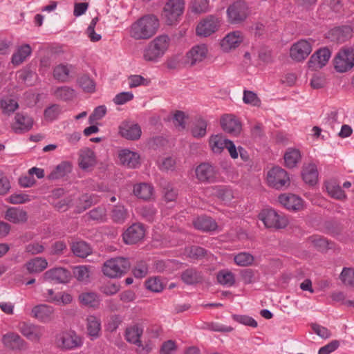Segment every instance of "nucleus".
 Listing matches in <instances>:
<instances>
[{"instance_id": "obj_1", "label": "nucleus", "mask_w": 354, "mask_h": 354, "mask_svg": "<svg viewBox=\"0 0 354 354\" xmlns=\"http://www.w3.org/2000/svg\"><path fill=\"white\" fill-rule=\"evenodd\" d=\"M159 26V20L156 16L146 15L131 24L129 33L136 40L148 39L156 35Z\"/></svg>"}, {"instance_id": "obj_2", "label": "nucleus", "mask_w": 354, "mask_h": 354, "mask_svg": "<svg viewBox=\"0 0 354 354\" xmlns=\"http://www.w3.org/2000/svg\"><path fill=\"white\" fill-rule=\"evenodd\" d=\"M170 39L167 35H158L151 41L143 50V59L147 62H158L169 48Z\"/></svg>"}, {"instance_id": "obj_3", "label": "nucleus", "mask_w": 354, "mask_h": 354, "mask_svg": "<svg viewBox=\"0 0 354 354\" xmlns=\"http://www.w3.org/2000/svg\"><path fill=\"white\" fill-rule=\"evenodd\" d=\"M129 258L118 257L106 260L102 267L103 274L111 279L120 278L129 270Z\"/></svg>"}, {"instance_id": "obj_4", "label": "nucleus", "mask_w": 354, "mask_h": 354, "mask_svg": "<svg viewBox=\"0 0 354 354\" xmlns=\"http://www.w3.org/2000/svg\"><path fill=\"white\" fill-rule=\"evenodd\" d=\"M185 8L184 0H169L165 5L162 17L168 26L175 25L180 20Z\"/></svg>"}, {"instance_id": "obj_5", "label": "nucleus", "mask_w": 354, "mask_h": 354, "mask_svg": "<svg viewBox=\"0 0 354 354\" xmlns=\"http://www.w3.org/2000/svg\"><path fill=\"white\" fill-rule=\"evenodd\" d=\"M57 346L64 351L79 348L84 344L83 338L75 330H64L56 335Z\"/></svg>"}, {"instance_id": "obj_6", "label": "nucleus", "mask_w": 354, "mask_h": 354, "mask_svg": "<svg viewBox=\"0 0 354 354\" xmlns=\"http://www.w3.org/2000/svg\"><path fill=\"white\" fill-rule=\"evenodd\" d=\"M266 228L283 229L288 225V220L284 216L279 215L272 208L263 209L258 214Z\"/></svg>"}, {"instance_id": "obj_7", "label": "nucleus", "mask_w": 354, "mask_h": 354, "mask_svg": "<svg viewBox=\"0 0 354 354\" xmlns=\"http://www.w3.org/2000/svg\"><path fill=\"white\" fill-rule=\"evenodd\" d=\"M335 71L338 73H345L354 66V48L344 47L341 48L333 59Z\"/></svg>"}, {"instance_id": "obj_8", "label": "nucleus", "mask_w": 354, "mask_h": 354, "mask_svg": "<svg viewBox=\"0 0 354 354\" xmlns=\"http://www.w3.org/2000/svg\"><path fill=\"white\" fill-rule=\"evenodd\" d=\"M267 180L269 186L276 189H281L290 184L288 172L279 166L273 167L268 172Z\"/></svg>"}, {"instance_id": "obj_9", "label": "nucleus", "mask_w": 354, "mask_h": 354, "mask_svg": "<svg viewBox=\"0 0 354 354\" xmlns=\"http://www.w3.org/2000/svg\"><path fill=\"white\" fill-rule=\"evenodd\" d=\"M248 15V7L243 1H237L227 9L228 21L232 24H238L244 21Z\"/></svg>"}, {"instance_id": "obj_10", "label": "nucleus", "mask_w": 354, "mask_h": 354, "mask_svg": "<svg viewBox=\"0 0 354 354\" xmlns=\"http://www.w3.org/2000/svg\"><path fill=\"white\" fill-rule=\"evenodd\" d=\"M196 177L201 183H214L218 180V171L207 162L200 163L195 169Z\"/></svg>"}, {"instance_id": "obj_11", "label": "nucleus", "mask_w": 354, "mask_h": 354, "mask_svg": "<svg viewBox=\"0 0 354 354\" xmlns=\"http://www.w3.org/2000/svg\"><path fill=\"white\" fill-rule=\"evenodd\" d=\"M219 19L214 15H207L201 19L196 28V35L207 37L216 32L220 27Z\"/></svg>"}, {"instance_id": "obj_12", "label": "nucleus", "mask_w": 354, "mask_h": 354, "mask_svg": "<svg viewBox=\"0 0 354 354\" xmlns=\"http://www.w3.org/2000/svg\"><path fill=\"white\" fill-rule=\"evenodd\" d=\"M332 52L328 47L317 49L310 57L307 64L312 71L321 69L326 65L331 57Z\"/></svg>"}, {"instance_id": "obj_13", "label": "nucleus", "mask_w": 354, "mask_h": 354, "mask_svg": "<svg viewBox=\"0 0 354 354\" xmlns=\"http://www.w3.org/2000/svg\"><path fill=\"white\" fill-rule=\"evenodd\" d=\"M145 235V229L144 224L135 223L122 233V236L125 244L133 245L142 240Z\"/></svg>"}, {"instance_id": "obj_14", "label": "nucleus", "mask_w": 354, "mask_h": 354, "mask_svg": "<svg viewBox=\"0 0 354 354\" xmlns=\"http://www.w3.org/2000/svg\"><path fill=\"white\" fill-rule=\"evenodd\" d=\"M311 51V44L306 39H300L290 47V56L294 61L301 62L308 57Z\"/></svg>"}, {"instance_id": "obj_15", "label": "nucleus", "mask_w": 354, "mask_h": 354, "mask_svg": "<svg viewBox=\"0 0 354 354\" xmlns=\"http://www.w3.org/2000/svg\"><path fill=\"white\" fill-rule=\"evenodd\" d=\"M43 277L45 281L62 284L68 283L72 278L71 272L62 267L51 268L45 272Z\"/></svg>"}, {"instance_id": "obj_16", "label": "nucleus", "mask_w": 354, "mask_h": 354, "mask_svg": "<svg viewBox=\"0 0 354 354\" xmlns=\"http://www.w3.org/2000/svg\"><path fill=\"white\" fill-rule=\"evenodd\" d=\"M142 333V326L139 324H134L126 328L124 333L125 339L129 343L133 344L139 348L141 347L143 351L148 353L150 352L151 348L148 344H146L145 346H143L140 340Z\"/></svg>"}, {"instance_id": "obj_17", "label": "nucleus", "mask_w": 354, "mask_h": 354, "mask_svg": "<svg viewBox=\"0 0 354 354\" xmlns=\"http://www.w3.org/2000/svg\"><path fill=\"white\" fill-rule=\"evenodd\" d=\"M33 124L34 120L31 116L24 112H18L15 114L12 129L17 134H22L30 131Z\"/></svg>"}, {"instance_id": "obj_18", "label": "nucleus", "mask_w": 354, "mask_h": 354, "mask_svg": "<svg viewBox=\"0 0 354 354\" xmlns=\"http://www.w3.org/2000/svg\"><path fill=\"white\" fill-rule=\"evenodd\" d=\"M220 124L225 132L234 136H238L242 130L241 122L232 114L222 115L220 120Z\"/></svg>"}, {"instance_id": "obj_19", "label": "nucleus", "mask_w": 354, "mask_h": 354, "mask_svg": "<svg viewBox=\"0 0 354 354\" xmlns=\"http://www.w3.org/2000/svg\"><path fill=\"white\" fill-rule=\"evenodd\" d=\"M119 133L127 140H138L141 136L142 130L138 124L124 121L119 126Z\"/></svg>"}, {"instance_id": "obj_20", "label": "nucleus", "mask_w": 354, "mask_h": 354, "mask_svg": "<svg viewBox=\"0 0 354 354\" xmlns=\"http://www.w3.org/2000/svg\"><path fill=\"white\" fill-rule=\"evenodd\" d=\"M180 280L187 286H197L204 282V274L196 268L191 267L180 273Z\"/></svg>"}, {"instance_id": "obj_21", "label": "nucleus", "mask_w": 354, "mask_h": 354, "mask_svg": "<svg viewBox=\"0 0 354 354\" xmlns=\"http://www.w3.org/2000/svg\"><path fill=\"white\" fill-rule=\"evenodd\" d=\"M353 29L350 26H337L327 32L326 37L331 41L344 43L352 36Z\"/></svg>"}, {"instance_id": "obj_22", "label": "nucleus", "mask_w": 354, "mask_h": 354, "mask_svg": "<svg viewBox=\"0 0 354 354\" xmlns=\"http://www.w3.org/2000/svg\"><path fill=\"white\" fill-rule=\"evenodd\" d=\"M118 158L121 164L128 168L136 169L141 165L140 154L128 149H122Z\"/></svg>"}, {"instance_id": "obj_23", "label": "nucleus", "mask_w": 354, "mask_h": 354, "mask_svg": "<svg viewBox=\"0 0 354 354\" xmlns=\"http://www.w3.org/2000/svg\"><path fill=\"white\" fill-rule=\"evenodd\" d=\"M2 342L6 348L13 351H21L26 348V342L19 334L14 332L4 334L2 337Z\"/></svg>"}, {"instance_id": "obj_24", "label": "nucleus", "mask_w": 354, "mask_h": 354, "mask_svg": "<svg viewBox=\"0 0 354 354\" xmlns=\"http://www.w3.org/2000/svg\"><path fill=\"white\" fill-rule=\"evenodd\" d=\"M207 52V47L204 44L194 46L186 54V62L194 66L206 57Z\"/></svg>"}, {"instance_id": "obj_25", "label": "nucleus", "mask_w": 354, "mask_h": 354, "mask_svg": "<svg viewBox=\"0 0 354 354\" xmlns=\"http://www.w3.org/2000/svg\"><path fill=\"white\" fill-rule=\"evenodd\" d=\"M301 175L302 180L309 186L313 187L318 183L319 172L315 163L304 164L302 167Z\"/></svg>"}, {"instance_id": "obj_26", "label": "nucleus", "mask_w": 354, "mask_h": 354, "mask_svg": "<svg viewBox=\"0 0 354 354\" xmlns=\"http://www.w3.org/2000/svg\"><path fill=\"white\" fill-rule=\"evenodd\" d=\"M278 200L288 210L299 211L303 207V200L295 194H281L279 196Z\"/></svg>"}, {"instance_id": "obj_27", "label": "nucleus", "mask_w": 354, "mask_h": 354, "mask_svg": "<svg viewBox=\"0 0 354 354\" xmlns=\"http://www.w3.org/2000/svg\"><path fill=\"white\" fill-rule=\"evenodd\" d=\"M78 299L82 306L93 310L98 309L102 301L100 295L95 292H82L79 295Z\"/></svg>"}, {"instance_id": "obj_28", "label": "nucleus", "mask_w": 354, "mask_h": 354, "mask_svg": "<svg viewBox=\"0 0 354 354\" xmlns=\"http://www.w3.org/2000/svg\"><path fill=\"white\" fill-rule=\"evenodd\" d=\"M53 307L46 304H39L32 309V317L44 323L53 319Z\"/></svg>"}, {"instance_id": "obj_29", "label": "nucleus", "mask_w": 354, "mask_h": 354, "mask_svg": "<svg viewBox=\"0 0 354 354\" xmlns=\"http://www.w3.org/2000/svg\"><path fill=\"white\" fill-rule=\"evenodd\" d=\"M193 224L196 229L205 232H214L218 227L216 221L207 216H198Z\"/></svg>"}, {"instance_id": "obj_30", "label": "nucleus", "mask_w": 354, "mask_h": 354, "mask_svg": "<svg viewBox=\"0 0 354 354\" xmlns=\"http://www.w3.org/2000/svg\"><path fill=\"white\" fill-rule=\"evenodd\" d=\"M73 170V165L70 161H62L47 176L48 180H58L71 174Z\"/></svg>"}, {"instance_id": "obj_31", "label": "nucleus", "mask_w": 354, "mask_h": 354, "mask_svg": "<svg viewBox=\"0 0 354 354\" xmlns=\"http://www.w3.org/2000/svg\"><path fill=\"white\" fill-rule=\"evenodd\" d=\"M79 167L84 171L87 170L90 167H93L96 165V156L95 152L86 148L80 151L79 157Z\"/></svg>"}, {"instance_id": "obj_32", "label": "nucleus", "mask_w": 354, "mask_h": 354, "mask_svg": "<svg viewBox=\"0 0 354 354\" xmlns=\"http://www.w3.org/2000/svg\"><path fill=\"white\" fill-rule=\"evenodd\" d=\"M28 218L27 212L19 207H9L5 214V218L13 223H26Z\"/></svg>"}, {"instance_id": "obj_33", "label": "nucleus", "mask_w": 354, "mask_h": 354, "mask_svg": "<svg viewBox=\"0 0 354 354\" xmlns=\"http://www.w3.org/2000/svg\"><path fill=\"white\" fill-rule=\"evenodd\" d=\"M243 41L241 32L239 30L228 33L222 40L221 46L225 50L236 48Z\"/></svg>"}, {"instance_id": "obj_34", "label": "nucleus", "mask_w": 354, "mask_h": 354, "mask_svg": "<svg viewBox=\"0 0 354 354\" xmlns=\"http://www.w3.org/2000/svg\"><path fill=\"white\" fill-rule=\"evenodd\" d=\"M285 166L288 169H293L301 160V154L299 149L296 148H288L283 155Z\"/></svg>"}, {"instance_id": "obj_35", "label": "nucleus", "mask_w": 354, "mask_h": 354, "mask_svg": "<svg viewBox=\"0 0 354 354\" xmlns=\"http://www.w3.org/2000/svg\"><path fill=\"white\" fill-rule=\"evenodd\" d=\"M48 266V261L45 258L35 257L28 261L24 267L29 274L40 273L44 271Z\"/></svg>"}, {"instance_id": "obj_36", "label": "nucleus", "mask_w": 354, "mask_h": 354, "mask_svg": "<svg viewBox=\"0 0 354 354\" xmlns=\"http://www.w3.org/2000/svg\"><path fill=\"white\" fill-rule=\"evenodd\" d=\"M87 334L90 339L93 341L100 337L101 321L95 316H90L87 318Z\"/></svg>"}, {"instance_id": "obj_37", "label": "nucleus", "mask_w": 354, "mask_h": 354, "mask_svg": "<svg viewBox=\"0 0 354 354\" xmlns=\"http://www.w3.org/2000/svg\"><path fill=\"white\" fill-rule=\"evenodd\" d=\"M19 331L31 341H39L40 339L39 328L34 324L22 322L19 324Z\"/></svg>"}, {"instance_id": "obj_38", "label": "nucleus", "mask_w": 354, "mask_h": 354, "mask_svg": "<svg viewBox=\"0 0 354 354\" xmlns=\"http://www.w3.org/2000/svg\"><path fill=\"white\" fill-rule=\"evenodd\" d=\"M71 250L75 256L80 258H86L93 252L90 244L84 241L72 242Z\"/></svg>"}, {"instance_id": "obj_39", "label": "nucleus", "mask_w": 354, "mask_h": 354, "mask_svg": "<svg viewBox=\"0 0 354 354\" xmlns=\"http://www.w3.org/2000/svg\"><path fill=\"white\" fill-rule=\"evenodd\" d=\"M95 196L93 194L89 195L85 194L78 198L77 205L74 212L75 214H81L90 208L93 205L96 203L95 201Z\"/></svg>"}, {"instance_id": "obj_40", "label": "nucleus", "mask_w": 354, "mask_h": 354, "mask_svg": "<svg viewBox=\"0 0 354 354\" xmlns=\"http://www.w3.org/2000/svg\"><path fill=\"white\" fill-rule=\"evenodd\" d=\"M32 53V48L29 44H23L19 46L12 55L11 58V62L15 66L21 64L27 57H28Z\"/></svg>"}, {"instance_id": "obj_41", "label": "nucleus", "mask_w": 354, "mask_h": 354, "mask_svg": "<svg viewBox=\"0 0 354 354\" xmlns=\"http://www.w3.org/2000/svg\"><path fill=\"white\" fill-rule=\"evenodd\" d=\"M129 216L128 211L124 205H115L111 212V218L116 224H123Z\"/></svg>"}, {"instance_id": "obj_42", "label": "nucleus", "mask_w": 354, "mask_h": 354, "mask_svg": "<svg viewBox=\"0 0 354 354\" xmlns=\"http://www.w3.org/2000/svg\"><path fill=\"white\" fill-rule=\"evenodd\" d=\"M323 227L324 232L333 236L339 235L343 230L342 224L335 218L325 221Z\"/></svg>"}, {"instance_id": "obj_43", "label": "nucleus", "mask_w": 354, "mask_h": 354, "mask_svg": "<svg viewBox=\"0 0 354 354\" xmlns=\"http://www.w3.org/2000/svg\"><path fill=\"white\" fill-rule=\"evenodd\" d=\"M207 122L202 117L196 118L195 123L191 129L192 135L195 138H201L205 136L207 133Z\"/></svg>"}, {"instance_id": "obj_44", "label": "nucleus", "mask_w": 354, "mask_h": 354, "mask_svg": "<svg viewBox=\"0 0 354 354\" xmlns=\"http://www.w3.org/2000/svg\"><path fill=\"white\" fill-rule=\"evenodd\" d=\"M153 188L148 183H140L133 187V194L138 198L147 201L153 194Z\"/></svg>"}, {"instance_id": "obj_45", "label": "nucleus", "mask_w": 354, "mask_h": 354, "mask_svg": "<svg viewBox=\"0 0 354 354\" xmlns=\"http://www.w3.org/2000/svg\"><path fill=\"white\" fill-rule=\"evenodd\" d=\"M225 140H228L222 134L212 135L209 140V145L215 153H221L225 148Z\"/></svg>"}, {"instance_id": "obj_46", "label": "nucleus", "mask_w": 354, "mask_h": 354, "mask_svg": "<svg viewBox=\"0 0 354 354\" xmlns=\"http://www.w3.org/2000/svg\"><path fill=\"white\" fill-rule=\"evenodd\" d=\"M213 194L218 199L230 202L234 198L232 190L225 185H216L212 187Z\"/></svg>"}, {"instance_id": "obj_47", "label": "nucleus", "mask_w": 354, "mask_h": 354, "mask_svg": "<svg viewBox=\"0 0 354 354\" xmlns=\"http://www.w3.org/2000/svg\"><path fill=\"white\" fill-rule=\"evenodd\" d=\"M54 94L57 99L64 102L73 100L76 95L75 91L67 86L57 87Z\"/></svg>"}, {"instance_id": "obj_48", "label": "nucleus", "mask_w": 354, "mask_h": 354, "mask_svg": "<svg viewBox=\"0 0 354 354\" xmlns=\"http://www.w3.org/2000/svg\"><path fill=\"white\" fill-rule=\"evenodd\" d=\"M314 246L321 252H326L334 248L335 243L323 236H314L312 241Z\"/></svg>"}, {"instance_id": "obj_49", "label": "nucleus", "mask_w": 354, "mask_h": 354, "mask_svg": "<svg viewBox=\"0 0 354 354\" xmlns=\"http://www.w3.org/2000/svg\"><path fill=\"white\" fill-rule=\"evenodd\" d=\"M187 257L194 260H201L205 257L208 251L199 245H194L186 248Z\"/></svg>"}, {"instance_id": "obj_50", "label": "nucleus", "mask_w": 354, "mask_h": 354, "mask_svg": "<svg viewBox=\"0 0 354 354\" xmlns=\"http://www.w3.org/2000/svg\"><path fill=\"white\" fill-rule=\"evenodd\" d=\"M218 283L224 286H232L235 283L234 274L229 270H221L216 274Z\"/></svg>"}, {"instance_id": "obj_51", "label": "nucleus", "mask_w": 354, "mask_h": 354, "mask_svg": "<svg viewBox=\"0 0 354 354\" xmlns=\"http://www.w3.org/2000/svg\"><path fill=\"white\" fill-rule=\"evenodd\" d=\"M78 85L84 92L92 93L95 91V83L88 75H83L77 79Z\"/></svg>"}, {"instance_id": "obj_52", "label": "nucleus", "mask_w": 354, "mask_h": 354, "mask_svg": "<svg viewBox=\"0 0 354 354\" xmlns=\"http://www.w3.org/2000/svg\"><path fill=\"white\" fill-rule=\"evenodd\" d=\"M234 261L239 266L247 267L253 264L254 257L249 252H239L234 256Z\"/></svg>"}, {"instance_id": "obj_53", "label": "nucleus", "mask_w": 354, "mask_h": 354, "mask_svg": "<svg viewBox=\"0 0 354 354\" xmlns=\"http://www.w3.org/2000/svg\"><path fill=\"white\" fill-rule=\"evenodd\" d=\"M189 8L195 14L207 12L209 11V0H192Z\"/></svg>"}, {"instance_id": "obj_54", "label": "nucleus", "mask_w": 354, "mask_h": 354, "mask_svg": "<svg viewBox=\"0 0 354 354\" xmlns=\"http://www.w3.org/2000/svg\"><path fill=\"white\" fill-rule=\"evenodd\" d=\"M145 288L153 292H160L164 284L159 277H150L145 282Z\"/></svg>"}, {"instance_id": "obj_55", "label": "nucleus", "mask_w": 354, "mask_h": 354, "mask_svg": "<svg viewBox=\"0 0 354 354\" xmlns=\"http://www.w3.org/2000/svg\"><path fill=\"white\" fill-rule=\"evenodd\" d=\"M0 105L3 109V113L8 115L13 113L19 108L18 102L12 98L1 100Z\"/></svg>"}, {"instance_id": "obj_56", "label": "nucleus", "mask_w": 354, "mask_h": 354, "mask_svg": "<svg viewBox=\"0 0 354 354\" xmlns=\"http://www.w3.org/2000/svg\"><path fill=\"white\" fill-rule=\"evenodd\" d=\"M59 113V105L53 104L45 109L44 111V116L46 120L53 122L57 119Z\"/></svg>"}, {"instance_id": "obj_57", "label": "nucleus", "mask_w": 354, "mask_h": 354, "mask_svg": "<svg viewBox=\"0 0 354 354\" xmlns=\"http://www.w3.org/2000/svg\"><path fill=\"white\" fill-rule=\"evenodd\" d=\"M69 69L64 64H59L55 67L53 70V77L55 80L60 82H65L68 79Z\"/></svg>"}, {"instance_id": "obj_58", "label": "nucleus", "mask_w": 354, "mask_h": 354, "mask_svg": "<svg viewBox=\"0 0 354 354\" xmlns=\"http://www.w3.org/2000/svg\"><path fill=\"white\" fill-rule=\"evenodd\" d=\"M132 273L137 279H142L148 274V266L144 261H140L133 268Z\"/></svg>"}, {"instance_id": "obj_59", "label": "nucleus", "mask_w": 354, "mask_h": 354, "mask_svg": "<svg viewBox=\"0 0 354 354\" xmlns=\"http://www.w3.org/2000/svg\"><path fill=\"white\" fill-rule=\"evenodd\" d=\"M339 277L344 284L354 287V268H344Z\"/></svg>"}, {"instance_id": "obj_60", "label": "nucleus", "mask_w": 354, "mask_h": 354, "mask_svg": "<svg viewBox=\"0 0 354 354\" xmlns=\"http://www.w3.org/2000/svg\"><path fill=\"white\" fill-rule=\"evenodd\" d=\"M232 319L240 324L245 326H251L252 328H257L258 326L257 322L252 317L245 315H232Z\"/></svg>"}, {"instance_id": "obj_61", "label": "nucleus", "mask_w": 354, "mask_h": 354, "mask_svg": "<svg viewBox=\"0 0 354 354\" xmlns=\"http://www.w3.org/2000/svg\"><path fill=\"white\" fill-rule=\"evenodd\" d=\"M129 87L130 88H136L139 86H149L151 83L150 79H146L142 75H131L129 77Z\"/></svg>"}, {"instance_id": "obj_62", "label": "nucleus", "mask_w": 354, "mask_h": 354, "mask_svg": "<svg viewBox=\"0 0 354 354\" xmlns=\"http://www.w3.org/2000/svg\"><path fill=\"white\" fill-rule=\"evenodd\" d=\"M88 215L90 219L93 221H103L106 216V211L104 207L98 206L91 209Z\"/></svg>"}, {"instance_id": "obj_63", "label": "nucleus", "mask_w": 354, "mask_h": 354, "mask_svg": "<svg viewBox=\"0 0 354 354\" xmlns=\"http://www.w3.org/2000/svg\"><path fill=\"white\" fill-rule=\"evenodd\" d=\"M243 100L245 104L255 106H259L261 104V100L257 95L254 92L248 90H244Z\"/></svg>"}, {"instance_id": "obj_64", "label": "nucleus", "mask_w": 354, "mask_h": 354, "mask_svg": "<svg viewBox=\"0 0 354 354\" xmlns=\"http://www.w3.org/2000/svg\"><path fill=\"white\" fill-rule=\"evenodd\" d=\"M7 201L11 204L17 205V204H24L27 202L31 201L30 196L26 194H11L8 198L6 199Z\"/></svg>"}]
</instances>
